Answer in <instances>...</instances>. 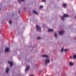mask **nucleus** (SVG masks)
Listing matches in <instances>:
<instances>
[{"mask_svg":"<svg viewBox=\"0 0 76 76\" xmlns=\"http://www.w3.org/2000/svg\"><path fill=\"white\" fill-rule=\"evenodd\" d=\"M36 29L37 31H38V32H40V31H41V28L39 26H36Z\"/></svg>","mask_w":76,"mask_h":76,"instance_id":"1","label":"nucleus"},{"mask_svg":"<svg viewBox=\"0 0 76 76\" xmlns=\"http://www.w3.org/2000/svg\"><path fill=\"white\" fill-rule=\"evenodd\" d=\"M45 61L46 65H47V63H50V60L49 59H46Z\"/></svg>","mask_w":76,"mask_h":76,"instance_id":"2","label":"nucleus"},{"mask_svg":"<svg viewBox=\"0 0 76 76\" xmlns=\"http://www.w3.org/2000/svg\"><path fill=\"white\" fill-rule=\"evenodd\" d=\"M29 69V66H27L26 69H25L26 72V71H28V70Z\"/></svg>","mask_w":76,"mask_h":76,"instance_id":"3","label":"nucleus"},{"mask_svg":"<svg viewBox=\"0 0 76 76\" xmlns=\"http://www.w3.org/2000/svg\"><path fill=\"white\" fill-rule=\"evenodd\" d=\"M59 34L60 35H62V34H63V31H59Z\"/></svg>","mask_w":76,"mask_h":76,"instance_id":"4","label":"nucleus"},{"mask_svg":"<svg viewBox=\"0 0 76 76\" xmlns=\"http://www.w3.org/2000/svg\"><path fill=\"white\" fill-rule=\"evenodd\" d=\"M9 68L8 67L6 68V73H8V72H9Z\"/></svg>","mask_w":76,"mask_h":76,"instance_id":"5","label":"nucleus"},{"mask_svg":"<svg viewBox=\"0 0 76 76\" xmlns=\"http://www.w3.org/2000/svg\"><path fill=\"white\" fill-rule=\"evenodd\" d=\"M5 52H9V48H7L5 49Z\"/></svg>","mask_w":76,"mask_h":76,"instance_id":"6","label":"nucleus"},{"mask_svg":"<svg viewBox=\"0 0 76 76\" xmlns=\"http://www.w3.org/2000/svg\"><path fill=\"white\" fill-rule=\"evenodd\" d=\"M8 63L9 64H10V66H13V62L10 61H9Z\"/></svg>","mask_w":76,"mask_h":76,"instance_id":"7","label":"nucleus"},{"mask_svg":"<svg viewBox=\"0 0 76 76\" xmlns=\"http://www.w3.org/2000/svg\"><path fill=\"white\" fill-rule=\"evenodd\" d=\"M18 0L19 1V3H20V4H21V1H23V2L25 1V0Z\"/></svg>","mask_w":76,"mask_h":76,"instance_id":"8","label":"nucleus"},{"mask_svg":"<svg viewBox=\"0 0 76 76\" xmlns=\"http://www.w3.org/2000/svg\"><path fill=\"white\" fill-rule=\"evenodd\" d=\"M64 17H65V18H68V17H69V15L66 14H65L64 15Z\"/></svg>","mask_w":76,"mask_h":76,"instance_id":"9","label":"nucleus"},{"mask_svg":"<svg viewBox=\"0 0 76 76\" xmlns=\"http://www.w3.org/2000/svg\"><path fill=\"white\" fill-rule=\"evenodd\" d=\"M53 29H49L48 30V32H53Z\"/></svg>","mask_w":76,"mask_h":76,"instance_id":"10","label":"nucleus"},{"mask_svg":"<svg viewBox=\"0 0 76 76\" xmlns=\"http://www.w3.org/2000/svg\"><path fill=\"white\" fill-rule=\"evenodd\" d=\"M42 57H48V56L47 55H43Z\"/></svg>","mask_w":76,"mask_h":76,"instance_id":"11","label":"nucleus"},{"mask_svg":"<svg viewBox=\"0 0 76 76\" xmlns=\"http://www.w3.org/2000/svg\"><path fill=\"white\" fill-rule=\"evenodd\" d=\"M61 19L62 20H64V16H62L61 17Z\"/></svg>","mask_w":76,"mask_h":76,"instance_id":"12","label":"nucleus"},{"mask_svg":"<svg viewBox=\"0 0 76 76\" xmlns=\"http://www.w3.org/2000/svg\"><path fill=\"white\" fill-rule=\"evenodd\" d=\"M73 64H74L73 63H72V62H70L69 63V65L70 66H73Z\"/></svg>","mask_w":76,"mask_h":76,"instance_id":"13","label":"nucleus"},{"mask_svg":"<svg viewBox=\"0 0 76 76\" xmlns=\"http://www.w3.org/2000/svg\"><path fill=\"white\" fill-rule=\"evenodd\" d=\"M64 7H66V4H64L63 5Z\"/></svg>","mask_w":76,"mask_h":76,"instance_id":"14","label":"nucleus"},{"mask_svg":"<svg viewBox=\"0 0 76 76\" xmlns=\"http://www.w3.org/2000/svg\"><path fill=\"white\" fill-rule=\"evenodd\" d=\"M33 13H35V14H36V15H38V13H37V12H36V11H33Z\"/></svg>","mask_w":76,"mask_h":76,"instance_id":"15","label":"nucleus"},{"mask_svg":"<svg viewBox=\"0 0 76 76\" xmlns=\"http://www.w3.org/2000/svg\"><path fill=\"white\" fill-rule=\"evenodd\" d=\"M55 37H56V38L57 37V33H55Z\"/></svg>","mask_w":76,"mask_h":76,"instance_id":"16","label":"nucleus"},{"mask_svg":"<svg viewBox=\"0 0 76 76\" xmlns=\"http://www.w3.org/2000/svg\"><path fill=\"white\" fill-rule=\"evenodd\" d=\"M73 57L74 58H75V59L76 58V55H74V56H73Z\"/></svg>","mask_w":76,"mask_h":76,"instance_id":"17","label":"nucleus"},{"mask_svg":"<svg viewBox=\"0 0 76 76\" xmlns=\"http://www.w3.org/2000/svg\"><path fill=\"white\" fill-rule=\"evenodd\" d=\"M63 51H64V48H62L61 52L62 53Z\"/></svg>","mask_w":76,"mask_h":76,"instance_id":"18","label":"nucleus"},{"mask_svg":"<svg viewBox=\"0 0 76 76\" xmlns=\"http://www.w3.org/2000/svg\"><path fill=\"white\" fill-rule=\"evenodd\" d=\"M64 51L65 52H66V51H69V50H68V49H66L64 50Z\"/></svg>","mask_w":76,"mask_h":76,"instance_id":"19","label":"nucleus"},{"mask_svg":"<svg viewBox=\"0 0 76 76\" xmlns=\"http://www.w3.org/2000/svg\"><path fill=\"white\" fill-rule=\"evenodd\" d=\"M42 8H43V7L42 6H41L39 7L40 9H42Z\"/></svg>","mask_w":76,"mask_h":76,"instance_id":"20","label":"nucleus"},{"mask_svg":"<svg viewBox=\"0 0 76 76\" xmlns=\"http://www.w3.org/2000/svg\"><path fill=\"white\" fill-rule=\"evenodd\" d=\"M41 39V37H37V39Z\"/></svg>","mask_w":76,"mask_h":76,"instance_id":"21","label":"nucleus"},{"mask_svg":"<svg viewBox=\"0 0 76 76\" xmlns=\"http://www.w3.org/2000/svg\"><path fill=\"white\" fill-rule=\"evenodd\" d=\"M9 23H10V24H11V23H12V21H9Z\"/></svg>","mask_w":76,"mask_h":76,"instance_id":"22","label":"nucleus"},{"mask_svg":"<svg viewBox=\"0 0 76 76\" xmlns=\"http://www.w3.org/2000/svg\"><path fill=\"white\" fill-rule=\"evenodd\" d=\"M70 58H73V56H70Z\"/></svg>","mask_w":76,"mask_h":76,"instance_id":"23","label":"nucleus"},{"mask_svg":"<svg viewBox=\"0 0 76 76\" xmlns=\"http://www.w3.org/2000/svg\"><path fill=\"white\" fill-rule=\"evenodd\" d=\"M42 1H44V2H45V0H42Z\"/></svg>","mask_w":76,"mask_h":76,"instance_id":"24","label":"nucleus"},{"mask_svg":"<svg viewBox=\"0 0 76 76\" xmlns=\"http://www.w3.org/2000/svg\"><path fill=\"white\" fill-rule=\"evenodd\" d=\"M20 13V11H19V13Z\"/></svg>","mask_w":76,"mask_h":76,"instance_id":"25","label":"nucleus"},{"mask_svg":"<svg viewBox=\"0 0 76 76\" xmlns=\"http://www.w3.org/2000/svg\"><path fill=\"white\" fill-rule=\"evenodd\" d=\"M75 19H76V16L75 17Z\"/></svg>","mask_w":76,"mask_h":76,"instance_id":"26","label":"nucleus"},{"mask_svg":"<svg viewBox=\"0 0 76 76\" xmlns=\"http://www.w3.org/2000/svg\"><path fill=\"white\" fill-rule=\"evenodd\" d=\"M39 73H41V72H39Z\"/></svg>","mask_w":76,"mask_h":76,"instance_id":"27","label":"nucleus"},{"mask_svg":"<svg viewBox=\"0 0 76 76\" xmlns=\"http://www.w3.org/2000/svg\"><path fill=\"white\" fill-rule=\"evenodd\" d=\"M75 39H76V38H75Z\"/></svg>","mask_w":76,"mask_h":76,"instance_id":"28","label":"nucleus"},{"mask_svg":"<svg viewBox=\"0 0 76 76\" xmlns=\"http://www.w3.org/2000/svg\"><path fill=\"white\" fill-rule=\"evenodd\" d=\"M51 61H53V60H51Z\"/></svg>","mask_w":76,"mask_h":76,"instance_id":"29","label":"nucleus"},{"mask_svg":"<svg viewBox=\"0 0 76 76\" xmlns=\"http://www.w3.org/2000/svg\"><path fill=\"white\" fill-rule=\"evenodd\" d=\"M40 72H41V71H40Z\"/></svg>","mask_w":76,"mask_h":76,"instance_id":"30","label":"nucleus"}]
</instances>
